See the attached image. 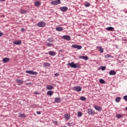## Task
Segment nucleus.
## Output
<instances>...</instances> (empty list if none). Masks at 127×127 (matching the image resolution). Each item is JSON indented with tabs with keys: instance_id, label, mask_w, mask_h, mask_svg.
I'll list each match as a JSON object with an SVG mask.
<instances>
[{
	"instance_id": "obj_1",
	"label": "nucleus",
	"mask_w": 127,
	"mask_h": 127,
	"mask_svg": "<svg viewBox=\"0 0 127 127\" xmlns=\"http://www.w3.org/2000/svg\"><path fill=\"white\" fill-rule=\"evenodd\" d=\"M67 65L70 66L71 68H74V69H76V68H79L80 67V64H75L74 62L67 64Z\"/></svg>"
},
{
	"instance_id": "obj_2",
	"label": "nucleus",
	"mask_w": 127,
	"mask_h": 127,
	"mask_svg": "<svg viewBox=\"0 0 127 127\" xmlns=\"http://www.w3.org/2000/svg\"><path fill=\"white\" fill-rule=\"evenodd\" d=\"M37 26L39 27H45V25H46V23L41 21L37 24Z\"/></svg>"
},
{
	"instance_id": "obj_3",
	"label": "nucleus",
	"mask_w": 127,
	"mask_h": 127,
	"mask_svg": "<svg viewBox=\"0 0 127 127\" xmlns=\"http://www.w3.org/2000/svg\"><path fill=\"white\" fill-rule=\"evenodd\" d=\"M25 72L30 75H37L38 73L37 72L33 71L32 70H26Z\"/></svg>"
},
{
	"instance_id": "obj_4",
	"label": "nucleus",
	"mask_w": 127,
	"mask_h": 127,
	"mask_svg": "<svg viewBox=\"0 0 127 127\" xmlns=\"http://www.w3.org/2000/svg\"><path fill=\"white\" fill-rule=\"evenodd\" d=\"M62 38L63 39H64V40H66L67 41L71 40V36H70L69 35H64L62 36Z\"/></svg>"
},
{
	"instance_id": "obj_5",
	"label": "nucleus",
	"mask_w": 127,
	"mask_h": 127,
	"mask_svg": "<svg viewBox=\"0 0 127 127\" xmlns=\"http://www.w3.org/2000/svg\"><path fill=\"white\" fill-rule=\"evenodd\" d=\"M72 48H74L75 49H78L80 50V49H82V46L78 45L76 44L72 45L71 46Z\"/></svg>"
},
{
	"instance_id": "obj_6",
	"label": "nucleus",
	"mask_w": 127,
	"mask_h": 127,
	"mask_svg": "<svg viewBox=\"0 0 127 127\" xmlns=\"http://www.w3.org/2000/svg\"><path fill=\"white\" fill-rule=\"evenodd\" d=\"M73 90L75 91V92H81V91H82V87H81V86H74Z\"/></svg>"
},
{
	"instance_id": "obj_7",
	"label": "nucleus",
	"mask_w": 127,
	"mask_h": 127,
	"mask_svg": "<svg viewBox=\"0 0 127 127\" xmlns=\"http://www.w3.org/2000/svg\"><path fill=\"white\" fill-rule=\"evenodd\" d=\"M57 1H52L51 3L54 5H57V4H60L61 3V0H56Z\"/></svg>"
},
{
	"instance_id": "obj_8",
	"label": "nucleus",
	"mask_w": 127,
	"mask_h": 127,
	"mask_svg": "<svg viewBox=\"0 0 127 127\" xmlns=\"http://www.w3.org/2000/svg\"><path fill=\"white\" fill-rule=\"evenodd\" d=\"M61 11H63V12H65L68 10V7L66 6L61 7L60 8Z\"/></svg>"
},
{
	"instance_id": "obj_9",
	"label": "nucleus",
	"mask_w": 127,
	"mask_h": 127,
	"mask_svg": "<svg viewBox=\"0 0 127 127\" xmlns=\"http://www.w3.org/2000/svg\"><path fill=\"white\" fill-rule=\"evenodd\" d=\"M88 115H95V111L93 109H88L87 110Z\"/></svg>"
},
{
	"instance_id": "obj_10",
	"label": "nucleus",
	"mask_w": 127,
	"mask_h": 127,
	"mask_svg": "<svg viewBox=\"0 0 127 127\" xmlns=\"http://www.w3.org/2000/svg\"><path fill=\"white\" fill-rule=\"evenodd\" d=\"M13 44L15 45H20L21 44V40H16L13 42Z\"/></svg>"
},
{
	"instance_id": "obj_11",
	"label": "nucleus",
	"mask_w": 127,
	"mask_h": 127,
	"mask_svg": "<svg viewBox=\"0 0 127 127\" xmlns=\"http://www.w3.org/2000/svg\"><path fill=\"white\" fill-rule=\"evenodd\" d=\"M16 82L18 84V86H20V85H22V84H23V81L21 79H17Z\"/></svg>"
},
{
	"instance_id": "obj_12",
	"label": "nucleus",
	"mask_w": 127,
	"mask_h": 127,
	"mask_svg": "<svg viewBox=\"0 0 127 127\" xmlns=\"http://www.w3.org/2000/svg\"><path fill=\"white\" fill-rule=\"evenodd\" d=\"M96 48L98 49L99 52H100V53H104V49H103L102 47L97 46Z\"/></svg>"
},
{
	"instance_id": "obj_13",
	"label": "nucleus",
	"mask_w": 127,
	"mask_h": 127,
	"mask_svg": "<svg viewBox=\"0 0 127 127\" xmlns=\"http://www.w3.org/2000/svg\"><path fill=\"white\" fill-rule=\"evenodd\" d=\"M65 120H70L71 119L70 116L69 114H65L64 116Z\"/></svg>"
},
{
	"instance_id": "obj_14",
	"label": "nucleus",
	"mask_w": 127,
	"mask_h": 127,
	"mask_svg": "<svg viewBox=\"0 0 127 127\" xmlns=\"http://www.w3.org/2000/svg\"><path fill=\"white\" fill-rule=\"evenodd\" d=\"M93 107H94V108L95 109V110H96V111H98L99 112H101V111H102V108H101V107L96 105L93 106Z\"/></svg>"
},
{
	"instance_id": "obj_15",
	"label": "nucleus",
	"mask_w": 127,
	"mask_h": 127,
	"mask_svg": "<svg viewBox=\"0 0 127 127\" xmlns=\"http://www.w3.org/2000/svg\"><path fill=\"white\" fill-rule=\"evenodd\" d=\"M2 62L3 63H7V62H9V58H4L2 59Z\"/></svg>"
},
{
	"instance_id": "obj_16",
	"label": "nucleus",
	"mask_w": 127,
	"mask_h": 127,
	"mask_svg": "<svg viewBox=\"0 0 127 127\" xmlns=\"http://www.w3.org/2000/svg\"><path fill=\"white\" fill-rule=\"evenodd\" d=\"M49 55H51V56H55L56 55V52L51 51L49 52Z\"/></svg>"
},
{
	"instance_id": "obj_17",
	"label": "nucleus",
	"mask_w": 127,
	"mask_h": 127,
	"mask_svg": "<svg viewBox=\"0 0 127 127\" xmlns=\"http://www.w3.org/2000/svg\"><path fill=\"white\" fill-rule=\"evenodd\" d=\"M35 4V6H40L41 3L39 2V1H36L34 2Z\"/></svg>"
},
{
	"instance_id": "obj_18",
	"label": "nucleus",
	"mask_w": 127,
	"mask_h": 127,
	"mask_svg": "<svg viewBox=\"0 0 127 127\" xmlns=\"http://www.w3.org/2000/svg\"><path fill=\"white\" fill-rule=\"evenodd\" d=\"M46 88L47 90H53L54 89V87L51 85H47Z\"/></svg>"
},
{
	"instance_id": "obj_19",
	"label": "nucleus",
	"mask_w": 127,
	"mask_h": 127,
	"mask_svg": "<svg viewBox=\"0 0 127 127\" xmlns=\"http://www.w3.org/2000/svg\"><path fill=\"white\" fill-rule=\"evenodd\" d=\"M106 30H108V31H113L114 29H115V28L112 26L110 27H108L107 28H106Z\"/></svg>"
},
{
	"instance_id": "obj_20",
	"label": "nucleus",
	"mask_w": 127,
	"mask_h": 127,
	"mask_svg": "<svg viewBox=\"0 0 127 127\" xmlns=\"http://www.w3.org/2000/svg\"><path fill=\"white\" fill-rule=\"evenodd\" d=\"M54 93V92L51 90L48 91L47 93V94L48 96H52V95H53V94Z\"/></svg>"
},
{
	"instance_id": "obj_21",
	"label": "nucleus",
	"mask_w": 127,
	"mask_h": 127,
	"mask_svg": "<svg viewBox=\"0 0 127 127\" xmlns=\"http://www.w3.org/2000/svg\"><path fill=\"white\" fill-rule=\"evenodd\" d=\"M80 59H83L84 60H88L89 58L87 56H82L80 57Z\"/></svg>"
},
{
	"instance_id": "obj_22",
	"label": "nucleus",
	"mask_w": 127,
	"mask_h": 127,
	"mask_svg": "<svg viewBox=\"0 0 127 127\" xmlns=\"http://www.w3.org/2000/svg\"><path fill=\"white\" fill-rule=\"evenodd\" d=\"M116 74H117V72L114 70H111L109 71V75H116Z\"/></svg>"
},
{
	"instance_id": "obj_23",
	"label": "nucleus",
	"mask_w": 127,
	"mask_h": 127,
	"mask_svg": "<svg viewBox=\"0 0 127 127\" xmlns=\"http://www.w3.org/2000/svg\"><path fill=\"white\" fill-rule=\"evenodd\" d=\"M56 30H57V31H63V28H62V27H57L56 28Z\"/></svg>"
},
{
	"instance_id": "obj_24",
	"label": "nucleus",
	"mask_w": 127,
	"mask_h": 127,
	"mask_svg": "<svg viewBox=\"0 0 127 127\" xmlns=\"http://www.w3.org/2000/svg\"><path fill=\"white\" fill-rule=\"evenodd\" d=\"M61 101V99L58 97L55 98V102H56V103H60Z\"/></svg>"
},
{
	"instance_id": "obj_25",
	"label": "nucleus",
	"mask_w": 127,
	"mask_h": 127,
	"mask_svg": "<svg viewBox=\"0 0 127 127\" xmlns=\"http://www.w3.org/2000/svg\"><path fill=\"white\" fill-rule=\"evenodd\" d=\"M90 5L91 4L88 2H85L84 4V6H85L86 7H89V6H90Z\"/></svg>"
},
{
	"instance_id": "obj_26",
	"label": "nucleus",
	"mask_w": 127,
	"mask_h": 127,
	"mask_svg": "<svg viewBox=\"0 0 127 127\" xmlns=\"http://www.w3.org/2000/svg\"><path fill=\"white\" fill-rule=\"evenodd\" d=\"M121 97H118L116 98L115 101L116 103H120V101H121Z\"/></svg>"
},
{
	"instance_id": "obj_27",
	"label": "nucleus",
	"mask_w": 127,
	"mask_h": 127,
	"mask_svg": "<svg viewBox=\"0 0 127 127\" xmlns=\"http://www.w3.org/2000/svg\"><path fill=\"white\" fill-rule=\"evenodd\" d=\"M116 118H117V119H122L123 115L118 114L116 115Z\"/></svg>"
},
{
	"instance_id": "obj_28",
	"label": "nucleus",
	"mask_w": 127,
	"mask_h": 127,
	"mask_svg": "<svg viewBox=\"0 0 127 127\" xmlns=\"http://www.w3.org/2000/svg\"><path fill=\"white\" fill-rule=\"evenodd\" d=\"M105 58L108 59V58H113V57L110 55H106L105 56Z\"/></svg>"
},
{
	"instance_id": "obj_29",
	"label": "nucleus",
	"mask_w": 127,
	"mask_h": 127,
	"mask_svg": "<svg viewBox=\"0 0 127 127\" xmlns=\"http://www.w3.org/2000/svg\"><path fill=\"white\" fill-rule=\"evenodd\" d=\"M99 82H100V83H101V84H105V83H106V82L103 79H100L99 80Z\"/></svg>"
},
{
	"instance_id": "obj_30",
	"label": "nucleus",
	"mask_w": 127,
	"mask_h": 127,
	"mask_svg": "<svg viewBox=\"0 0 127 127\" xmlns=\"http://www.w3.org/2000/svg\"><path fill=\"white\" fill-rule=\"evenodd\" d=\"M45 67H50V64L46 63H45Z\"/></svg>"
},
{
	"instance_id": "obj_31",
	"label": "nucleus",
	"mask_w": 127,
	"mask_h": 127,
	"mask_svg": "<svg viewBox=\"0 0 127 127\" xmlns=\"http://www.w3.org/2000/svg\"><path fill=\"white\" fill-rule=\"evenodd\" d=\"M53 44L49 43H47L46 44V46H48V47H51V46H52Z\"/></svg>"
},
{
	"instance_id": "obj_32",
	"label": "nucleus",
	"mask_w": 127,
	"mask_h": 127,
	"mask_svg": "<svg viewBox=\"0 0 127 127\" xmlns=\"http://www.w3.org/2000/svg\"><path fill=\"white\" fill-rule=\"evenodd\" d=\"M20 12H21V13H22V14H23V13H26V10H23V9H21V10H20Z\"/></svg>"
},
{
	"instance_id": "obj_33",
	"label": "nucleus",
	"mask_w": 127,
	"mask_h": 127,
	"mask_svg": "<svg viewBox=\"0 0 127 127\" xmlns=\"http://www.w3.org/2000/svg\"><path fill=\"white\" fill-rule=\"evenodd\" d=\"M80 100L81 101H85L86 100V97H84V96H81L80 97Z\"/></svg>"
},
{
	"instance_id": "obj_34",
	"label": "nucleus",
	"mask_w": 127,
	"mask_h": 127,
	"mask_svg": "<svg viewBox=\"0 0 127 127\" xmlns=\"http://www.w3.org/2000/svg\"><path fill=\"white\" fill-rule=\"evenodd\" d=\"M82 112H81L80 111L77 113L78 117H81L82 116Z\"/></svg>"
},
{
	"instance_id": "obj_35",
	"label": "nucleus",
	"mask_w": 127,
	"mask_h": 127,
	"mask_svg": "<svg viewBox=\"0 0 127 127\" xmlns=\"http://www.w3.org/2000/svg\"><path fill=\"white\" fill-rule=\"evenodd\" d=\"M101 70L102 71H105V70H106V66H102L101 67Z\"/></svg>"
},
{
	"instance_id": "obj_36",
	"label": "nucleus",
	"mask_w": 127,
	"mask_h": 127,
	"mask_svg": "<svg viewBox=\"0 0 127 127\" xmlns=\"http://www.w3.org/2000/svg\"><path fill=\"white\" fill-rule=\"evenodd\" d=\"M24 114H20V115H19V118H24Z\"/></svg>"
},
{
	"instance_id": "obj_37",
	"label": "nucleus",
	"mask_w": 127,
	"mask_h": 127,
	"mask_svg": "<svg viewBox=\"0 0 127 127\" xmlns=\"http://www.w3.org/2000/svg\"><path fill=\"white\" fill-rule=\"evenodd\" d=\"M123 98L124 99V100H125V101H127V95L124 96V97H123Z\"/></svg>"
},
{
	"instance_id": "obj_38",
	"label": "nucleus",
	"mask_w": 127,
	"mask_h": 127,
	"mask_svg": "<svg viewBox=\"0 0 127 127\" xmlns=\"http://www.w3.org/2000/svg\"><path fill=\"white\" fill-rule=\"evenodd\" d=\"M3 35V33L0 31V37H1Z\"/></svg>"
},
{
	"instance_id": "obj_39",
	"label": "nucleus",
	"mask_w": 127,
	"mask_h": 127,
	"mask_svg": "<svg viewBox=\"0 0 127 127\" xmlns=\"http://www.w3.org/2000/svg\"><path fill=\"white\" fill-rule=\"evenodd\" d=\"M48 41H49V42H52L53 40H51V39L50 38V39H48Z\"/></svg>"
},
{
	"instance_id": "obj_40",
	"label": "nucleus",
	"mask_w": 127,
	"mask_h": 127,
	"mask_svg": "<svg viewBox=\"0 0 127 127\" xmlns=\"http://www.w3.org/2000/svg\"><path fill=\"white\" fill-rule=\"evenodd\" d=\"M36 113L37 114V115H41V113L39 111H37Z\"/></svg>"
},
{
	"instance_id": "obj_41",
	"label": "nucleus",
	"mask_w": 127,
	"mask_h": 127,
	"mask_svg": "<svg viewBox=\"0 0 127 127\" xmlns=\"http://www.w3.org/2000/svg\"><path fill=\"white\" fill-rule=\"evenodd\" d=\"M59 73H55V74H54V76H59Z\"/></svg>"
},
{
	"instance_id": "obj_42",
	"label": "nucleus",
	"mask_w": 127,
	"mask_h": 127,
	"mask_svg": "<svg viewBox=\"0 0 127 127\" xmlns=\"http://www.w3.org/2000/svg\"><path fill=\"white\" fill-rule=\"evenodd\" d=\"M23 31H25L24 28L21 29V32H23Z\"/></svg>"
},
{
	"instance_id": "obj_43",
	"label": "nucleus",
	"mask_w": 127,
	"mask_h": 127,
	"mask_svg": "<svg viewBox=\"0 0 127 127\" xmlns=\"http://www.w3.org/2000/svg\"><path fill=\"white\" fill-rule=\"evenodd\" d=\"M27 85H31V83H27Z\"/></svg>"
},
{
	"instance_id": "obj_44",
	"label": "nucleus",
	"mask_w": 127,
	"mask_h": 127,
	"mask_svg": "<svg viewBox=\"0 0 127 127\" xmlns=\"http://www.w3.org/2000/svg\"><path fill=\"white\" fill-rule=\"evenodd\" d=\"M1 1H5V0H0Z\"/></svg>"
},
{
	"instance_id": "obj_45",
	"label": "nucleus",
	"mask_w": 127,
	"mask_h": 127,
	"mask_svg": "<svg viewBox=\"0 0 127 127\" xmlns=\"http://www.w3.org/2000/svg\"><path fill=\"white\" fill-rule=\"evenodd\" d=\"M126 111H127V107L126 108Z\"/></svg>"
}]
</instances>
